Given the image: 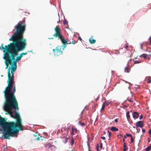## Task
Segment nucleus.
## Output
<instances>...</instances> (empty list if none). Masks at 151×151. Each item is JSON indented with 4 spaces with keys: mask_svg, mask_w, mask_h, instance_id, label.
Returning <instances> with one entry per match:
<instances>
[{
    "mask_svg": "<svg viewBox=\"0 0 151 151\" xmlns=\"http://www.w3.org/2000/svg\"><path fill=\"white\" fill-rule=\"evenodd\" d=\"M125 48L126 49H127L128 48V45H126L125 46Z\"/></svg>",
    "mask_w": 151,
    "mask_h": 151,
    "instance_id": "37",
    "label": "nucleus"
},
{
    "mask_svg": "<svg viewBox=\"0 0 151 151\" xmlns=\"http://www.w3.org/2000/svg\"><path fill=\"white\" fill-rule=\"evenodd\" d=\"M151 77L150 76H147L146 77L145 81L147 82L148 83H150L151 82Z\"/></svg>",
    "mask_w": 151,
    "mask_h": 151,
    "instance_id": "13",
    "label": "nucleus"
},
{
    "mask_svg": "<svg viewBox=\"0 0 151 151\" xmlns=\"http://www.w3.org/2000/svg\"><path fill=\"white\" fill-rule=\"evenodd\" d=\"M49 39H53V37H52L51 38H49Z\"/></svg>",
    "mask_w": 151,
    "mask_h": 151,
    "instance_id": "48",
    "label": "nucleus"
},
{
    "mask_svg": "<svg viewBox=\"0 0 151 151\" xmlns=\"http://www.w3.org/2000/svg\"><path fill=\"white\" fill-rule=\"evenodd\" d=\"M59 39H60L61 40L63 44V45H61L60 46H62V50H63L66 47V45L68 44H70L71 43H73V44H75V42L73 41L72 42H68V40L66 39V40H64L63 39V37L62 36V38H58V40H59Z\"/></svg>",
    "mask_w": 151,
    "mask_h": 151,
    "instance_id": "6",
    "label": "nucleus"
},
{
    "mask_svg": "<svg viewBox=\"0 0 151 151\" xmlns=\"http://www.w3.org/2000/svg\"><path fill=\"white\" fill-rule=\"evenodd\" d=\"M11 64V70L14 72H15L17 69V64L12 63Z\"/></svg>",
    "mask_w": 151,
    "mask_h": 151,
    "instance_id": "8",
    "label": "nucleus"
},
{
    "mask_svg": "<svg viewBox=\"0 0 151 151\" xmlns=\"http://www.w3.org/2000/svg\"><path fill=\"white\" fill-rule=\"evenodd\" d=\"M150 44H151V40H150Z\"/></svg>",
    "mask_w": 151,
    "mask_h": 151,
    "instance_id": "46",
    "label": "nucleus"
},
{
    "mask_svg": "<svg viewBox=\"0 0 151 151\" xmlns=\"http://www.w3.org/2000/svg\"><path fill=\"white\" fill-rule=\"evenodd\" d=\"M147 54H142L140 56V57H143L144 58V59H145L147 57Z\"/></svg>",
    "mask_w": 151,
    "mask_h": 151,
    "instance_id": "20",
    "label": "nucleus"
},
{
    "mask_svg": "<svg viewBox=\"0 0 151 151\" xmlns=\"http://www.w3.org/2000/svg\"><path fill=\"white\" fill-rule=\"evenodd\" d=\"M1 129H0V134L1 133Z\"/></svg>",
    "mask_w": 151,
    "mask_h": 151,
    "instance_id": "44",
    "label": "nucleus"
},
{
    "mask_svg": "<svg viewBox=\"0 0 151 151\" xmlns=\"http://www.w3.org/2000/svg\"><path fill=\"white\" fill-rule=\"evenodd\" d=\"M41 136H40V135H39L35 139V140H40V137H41Z\"/></svg>",
    "mask_w": 151,
    "mask_h": 151,
    "instance_id": "26",
    "label": "nucleus"
},
{
    "mask_svg": "<svg viewBox=\"0 0 151 151\" xmlns=\"http://www.w3.org/2000/svg\"><path fill=\"white\" fill-rule=\"evenodd\" d=\"M5 103L4 109L6 111L8 112L11 114V116L16 119V122L13 121L10 122H6L7 118H4L0 115V126L3 129L4 134L3 136L4 139H9L10 136L12 137L14 135L19 133V131L23 130L22 119L18 112L12 110L15 109L19 110V108L13 109L6 110L5 109Z\"/></svg>",
    "mask_w": 151,
    "mask_h": 151,
    "instance_id": "1",
    "label": "nucleus"
},
{
    "mask_svg": "<svg viewBox=\"0 0 151 151\" xmlns=\"http://www.w3.org/2000/svg\"><path fill=\"white\" fill-rule=\"evenodd\" d=\"M124 137L125 138H126V137L124 135Z\"/></svg>",
    "mask_w": 151,
    "mask_h": 151,
    "instance_id": "50",
    "label": "nucleus"
},
{
    "mask_svg": "<svg viewBox=\"0 0 151 151\" xmlns=\"http://www.w3.org/2000/svg\"><path fill=\"white\" fill-rule=\"evenodd\" d=\"M3 44H2L0 47V50H3L4 52L3 58L5 60L4 62L7 69L9 65L12 63L17 64L18 61L21 60L22 57L19 55H18L19 51L24 50L27 44L10 43L7 45L3 46Z\"/></svg>",
    "mask_w": 151,
    "mask_h": 151,
    "instance_id": "2",
    "label": "nucleus"
},
{
    "mask_svg": "<svg viewBox=\"0 0 151 151\" xmlns=\"http://www.w3.org/2000/svg\"><path fill=\"white\" fill-rule=\"evenodd\" d=\"M79 38H80V39L81 40L82 39H81V38L79 37Z\"/></svg>",
    "mask_w": 151,
    "mask_h": 151,
    "instance_id": "49",
    "label": "nucleus"
},
{
    "mask_svg": "<svg viewBox=\"0 0 151 151\" xmlns=\"http://www.w3.org/2000/svg\"><path fill=\"white\" fill-rule=\"evenodd\" d=\"M1 77H3V75H1Z\"/></svg>",
    "mask_w": 151,
    "mask_h": 151,
    "instance_id": "51",
    "label": "nucleus"
},
{
    "mask_svg": "<svg viewBox=\"0 0 151 151\" xmlns=\"http://www.w3.org/2000/svg\"><path fill=\"white\" fill-rule=\"evenodd\" d=\"M127 99L130 102H133V101H132L131 99Z\"/></svg>",
    "mask_w": 151,
    "mask_h": 151,
    "instance_id": "31",
    "label": "nucleus"
},
{
    "mask_svg": "<svg viewBox=\"0 0 151 151\" xmlns=\"http://www.w3.org/2000/svg\"><path fill=\"white\" fill-rule=\"evenodd\" d=\"M105 104H106V102H105L103 103V104L102 105V108L101 109V111L102 110H103L104 109Z\"/></svg>",
    "mask_w": 151,
    "mask_h": 151,
    "instance_id": "19",
    "label": "nucleus"
},
{
    "mask_svg": "<svg viewBox=\"0 0 151 151\" xmlns=\"http://www.w3.org/2000/svg\"><path fill=\"white\" fill-rule=\"evenodd\" d=\"M71 134L72 135H73L75 134L74 133H77L78 130L74 126H72L71 128Z\"/></svg>",
    "mask_w": 151,
    "mask_h": 151,
    "instance_id": "9",
    "label": "nucleus"
},
{
    "mask_svg": "<svg viewBox=\"0 0 151 151\" xmlns=\"http://www.w3.org/2000/svg\"><path fill=\"white\" fill-rule=\"evenodd\" d=\"M130 112L129 111H128L126 113V117L127 119V120L129 121V119L130 118V116L129 115Z\"/></svg>",
    "mask_w": 151,
    "mask_h": 151,
    "instance_id": "15",
    "label": "nucleus"
},
{
    "mask_svg": "<svg viewBox=\"0 0 151 151\" xmlns=\"http://www.w3.org/2000/svg\"><path fill=\"white\" fill-rule=\"evenodd\" d=\"M130 69L128 67H126L125 68L124 71L126 72L129 73L130 71Z\"/></svg>",
    "mask_w": 151,
    "mask_h": 151,
    "instance_id": "17",
    "label": "nucleus"
},
{
    "mask_svg": "<svg viewBox=\"0 0 151 151\" xmlns=\"http://www.w3.org/2000/svg\"><path fill=\"white\" fill-rule=\"evenodd\" d=\"M63 24L64 25H67V26L66 27V28H67V27H68V22L66 19H64L63 21Z\"/></svg>",
    "mask_w": 151,
    "mask_h": 151,
    "instance_id": "18",
    "label": "nucleus"
},
{
    "mask_svg": "<svg viewBox=\"0 0 151 151\" xmlns=\"http://www.w3.org/2000/svg\"><path fill=\"white\" fill-rule=\"evenodd\" d=\"M26 25L24 20L19 21L15 27L16 32L9 40L12 41L11 43L27 44L26 40L23 38V34L25 30Z\"/></svg>",
    "mask_w": 151,
    "mask_h": 151,
    "instance_id": "4",
    "label": "nucleus"
},
{
    "mask_svg": "<svg viewBox=\"0 0 151 151\" xmlns=\"http://www.w3.org/2000/svg\"><path fill=\"white\" fill-rule=\"evenodd\" d=\"M149 39L150 40H151V36L149 37Z\"/></svg>",
    "mask_w": 151,
    "mask_h": 151,
    "instance_id": "45",
    "label": "nucleus"
},
{
    "mask_svg": "<svg viewBox=\"0 0 151 151\" xmlns=\"http://www.w3.org/2000/svg\"><path fill=\"white\" fill-rule=\"evenodd\" d=\"M58 15H59V14H58Z\"/></svg>",
    "mask_w": 151,
    "mask_h": 151,
    "instance_id": "52",
    "label": "nucleus"
},
{
    "mask_svg": "<svg viewBox=\"0 0 151 151\" xmlns=\"http://www.w3.org/2000/svg\"><path fill=\"white\" fill-rule=\"evenodd\" d=\"M143 116L142 115H141L139 117V119H141L143 118Z\"/></svg>",
    "mask_w": 151,
    "mask_h": 151,
    "instance_id": "35",
    "label": "nucleus"
},
{
    "mask_svg": "<svg viewBox=\"0 0 151 151\" xmlns=\"http://www.w3.org/2000/svg\"><path fill=\"white\" fill-rule=\"evenodd\" d=\"M55 33L53 35L54 37L58 38H61L62 35L61 34V30L58 26H57L55 28Z\"/></svg>",
    "mask_w": 151,
    "mask_h": 151,
    "instance_id": "7",
    "label": "nucleus"
},
{
    "mask_svg": "<svg viewBox=\"0 0 151 151\" xmlns=\"http://www.w3.org/2000/svg\"><path fill=\"white\" fill-rule=\"evenodd\" d=\"M93 36H91L90 38H89V41L90 43L91 44H94L96 42V40H95L93 39Z\"/></svg>",
    "mask_w": 151,
    "mask_h": 151,
    "instance_id": "12",
    "label": "nucleus"
},
{
    "mask_svg": "<svg viewBox=\"0 0 151 151\" xmlns=\"http://www.w3.org/2000/svg\"><path fill=\"white\" fill-rule=\"evenodd\" d=\"M74 139L73 138H72L71 139V142L70 143L71 145H73L74 143Z\"/></svg>",
    "mask_w": 151,
    "mask_h": 151,
    "instance_id": "23",
    "label": "nucleus"
},
{
    "mask_svg": "<svg viewBox=\"0 0 151 151\" xmlns=\"http://www.w3.org/2000/svg\"><path fill=\"white\" fill-rule=\"evenodd\" d=\"M118 137H119L120 136V137H122V135L121 134H119L118 135V136H117Z\"/></svg>",
    "mask_w": 151,
    "mask_h": 151,
    "instance_id": "33",
    "label": "nucleus"
},
{
    "mask_svg": "<svg viewBox=\"0 0 151 151\" xmlns=\"http://www.w3.org/2000/svg\"><path fill=\"white\" fill-rule=\"evenodd\" d=\"M123 142H124H124H125V139H124V138H123Z\"/></svg>",
    "mask_w": 151,
    "mask_h": 151,
    "instance_id": "42",
    "label": "nucleus"
},
{
    "mask_svg": "<svg viewBox=\"0 0 151 151\" xmlns=\"http://www.w3.org/2000/svg\"><path fill=\"white\" fill-rule=\"evenodd\" d=\"M124 148H127V146L126 145V142L124 143Z\"/></svg>",
    "mask_w": 151,
    "mask_h": 151,
    "instance_id": "30",
    "label": "nucleus"
},
{
    "mask_svg": "<svg viewBox=\"0 0 151 151\" xmlns=\"http://www.w3.org/2000/svg\"><path fill=\"white\" fill-rule=\"evenodd\" d=\"M101 138L103 140H105L106 139V138L104 137H101Z\"/></svg>",
    "mask_w": 151,
    "mask_h": 151,
    "instance_id": "32",
    "label": "nucleus"
},
{
    "mask_svg": "<svg viewBox=\"0 0 151 151\" xmlns=\"http://www.w3.org/2000/svg\"><path fill=\"white\" fill-rule=\"evenodd\" d=\"M132 115L133 118L134 119L137 118L139 116L138 113L135 111L134 112L132 113Z\"/></svg>",
    "mask_w": 151,
    "mask_h": 151,
    "instance_id": "11",
    "label": "nucleus"
},
{
    "mask_svg": "<svg viewBox=\"0 0 151 151\" xmlns=\"http://www.w3.org/2000/svg\"><path fill=\"white\" fill-rule=\"evenodd\" d=\"M99 145L98 144H97V147H99Z\"/></svg>",
    "mask_w": 151,
    "mask_h": 151,
    "instance_id": "47",
    "label": "nucleus"
},
{
    "mask_svg": "<svg viewBox=\"0 0 151 151\" xmlns=\"http://www.w3.org/2000/svg\"><path fill=\"white\" fill-rule=\"evenodd\" d=\"M114 121L116 123H117L118 122V120L117 119H116L114 120Z\"/></svg>",
    "mask_w": 151,
    "mask_h": 151,
    "instance_id": "36",
    "label": "nucleus"
},
{
    "mask_svg": "<svg viewBox=\"0 0 151 151\" xmlns=\"http://www.w3.org/2000/svg\"><path fill=\"white\" fill-rule=\"evenodd\" d=\"M149 133L151 135V129L149 130Z\"/></svg>",
    "mask_w": 151,
    "mask_h": 151,
    "instance_id": "38",
    "label": "nucleus"
},
{
    "mask_svg": "<svg viewBox=\"0 0 151 151\" xmlns=\"http://www.w3.org/2000/svg\"><path fill=\"white\" fill-rule=\"evenodd\" d=\"M8 69V78H10V70L11 69L10 66H9Z\"/></svg>",
    "mask_w": 151,
    "mask_h": 151,
    "instance_id": "16",
    "label": "nucleus"
},
{
    "mask_svg": "<svg viewBox=\"0 0 151 151\" xmlns=\"http://www.w3.org/2000/svg\"><path fill=\"white\" fill-rule=\"evenodd\" d=\"M131 143H132V142H134V139H133V138L132 137V136L131 137Z\"/></svg>",
    "mask_w": 151,
    "mask_h": 151,
    "instance_id": "29",
    "label": "nucleus"
},
{
    "mask_svg": "<svg viewBox=\"0 0 151 151\" xmlns=\"http://www.w3.org/2000/svg\"><path fill=\"white\" fill-rule=\"evenodd\" d=\"M127 149V148H124L123 151H126V150Z\"/></svg>",
    "mask_w": 151,
    "mask_h": 151,
    "instance_id": "41",
    "label": "nucleus"
},
{
    "mask_svg": "<svg viewBox=\"0 0 151 151\" xmlns=\"http://www.w3.org/2000/svg\"><path fill=\"white\" fill-rule=\"evenodd\" d=\"M142 131L143 132H145V129H143L142 130Z\"/></svg>",
    "mask_w": 151,
    "mask_h": 151,
    "instance_id": "40",
    "label": "nucleus"
},
{
    "mask_svg": "<svg viewBox=\"0 0 151 151\" xmlns=\"http://www.w3.org/2000/svg\"><path fill=\"white\" fill-rule=\"evenodd\" d=\"M78 124L82 126H84L85 125V124L84 123H81L80 122H78Z\"/></svg>",
    "mask_w": 151,
    "mask_h": 151,
    "instance_id": "25",
    "label": "nucleus"
},
{
    "mask_svg": "<svg viewBox=\"0 0 151 151\" xmlns=\"http://www.w3.org/2000/svg\"><path fill=\"white\" fill-rule=\"evenodd\" d=\"M140 63V61H139L138 60H135L134 61V64H135L139 63Z\"/></svg>",
    "mask_w": 151,
    "mask_h": 151,
    "instance_id": "24",
    "label": "nucleus"
},
{
    "mask_svg": "<svg viewBox=\"0 0 151 151\" xmlns=\"http://www.w3.org/2000/svg\"><path fill=\"white\" fill-rule=\"evenodd\" d=\"M136 126L142 128L144 126L143 123L142 121H139L136 123Z\"/></svg>",
    "mask_w": 151,
    "mask_h": 151,
    "instance_id": "10",
    "label": "nucleus"
},
{
    "mask_svg": "<svg viewBox=\"0 0 151 151\" xmlns=\"http://www.w3.org/2000/svg\"><path fill=\"white\" fill-rule=\"evenodd\" d=\"M108 132H109V137L110 138L111 135V132H109V131H108Z\"/></svg>",
    "mask_w": 151,
    "mask_h": 151,
    "instance_id": "27",
    "label": "nucleus"
},
{
    "mask_svg": "<svg viewBox=\"0 0 151 151\" xmlns=\"http://www.w3.org/2000/svg\"><path fill=\"white\" fill-rule=\"evenodd\" d=\"M14 72L11 70L12 75L10 73V78H8L7 81V86L3 92L5 99V109L6 110L13 109H18V102L14 95L16 90L15 85H14Z\"/></svg>",
    "mask_w": 151,
    "mask_h": 151,
    "instance_id": "3",
    "label": "nucleus"
},
{
    "mask_svg": "<svg viewBox=\"0 0 151 151\" xmlns=\"http://www.w3.org/2000/svg\"><path fill=\"white\" fill-rule=\"evenodd\" d=\"M148 142H150V139L149 138H148Z\"/></svg>",
    "mask_w": 151,
    "mask_h": 151,
    "instance_id": "39",
    "label": "nucleus"
},
{
    "mask_svg": "<svg viewBox=\"0 0 151 151\" xmlns=\"http://www.w3.org/2000/svg\"><path fill=\"white\" fill-rule=\"evenodd\" d=\"M97 151H99V150L98 147H97Z\"/></svg>",
    "mask_w": 151,
    "mask_h": 151,
    "instance_id": "43",
    "label": "nucleus"
},
{
    "mask_svg": "<svg viewBox=\"0 0 151 151\" xmlns=\"http://www.w3.org/2000/svg\"><path fill=\"white\" fill-rule=\"evenodd\" d=\"M126 135L127 136V137H131L132 136L131 134H127V133L126 134Z\"/></svg>",
    "mask_w": 151,
    "mask_h": 151,
    "instance_id": "28",
    "label": "nucleus"
},
{
    "mask_svg": "<svg viewBox=\"0 0 151 151\" xmlns=\"http://www.w3.org/2000/svg\"><path fill=\"white\" fill-rule=\"evenodd\" d=\"M27 54V52H22L20 54V55L22 57L23 56V55H26Z\"/></svg>",
    "mask_w": 151,
    "mask_h": 151,
    "instance_id": "21",
    "label": "nucleus"
},
{
    "mask_svg": "<svg viewBox=\"0 0 151 151\" xmlns=\"http://www.w3.org/2000/svg\"><path fill=\"white\" fill-rule=\"evenodd\" d=\"M111 130L112 131H118L119 130V129L116 128V127H113L111 128Z\"/></svg>",
    "mask_w": 151,
    "mask_h": 151,
    "instance_id": "14",
    "label": "nucleus"
},
{
    "mask_svg": "<svg viewBox=\"0 0 151 151\" xmlns=\"http://www.w3.org/2000/svg\"><path fill=\"white\" fill-rule=\"evenodd\" d=\"M62 46H58L55 49L53 50V52L55 56H58L63 54L62 50Z\"/></svg>",
    "mask_w": 151,
    "mask_h": 151,
    "instance_id": "5",
    "label": "nucleus"
},
{
    "mask_svg": "<svg viewBox=\"0 0 151 151\" xmlns=\"http://www.w3.org/2000/svg\"><path fill=\"white\" fill-rule=\"evenodd\" d=\"M100 146L101 148V149H102L103 147V144L102 143H101L100 144Z\"/></svg>",
    "mask_w": 151,
    "mask_h": 151,
    "instance_id": "34",
    "label": "nucleus"
},
{
    "mask_svg": "<svg viewBox=\"0 0 151 151\" xmlns=\"http://www.w3.org/2000/svg\"><path fill=\"white\" fill-rule=\"evenodd\" d=\"M151 148V145H150L149 147H147L146 149V151H149Z\"/></svg>",
    "mask_w": 151,
    "mask_h": 151,
    "instance_id": "22",
    "label": "nucleus"
}]
</instances>
